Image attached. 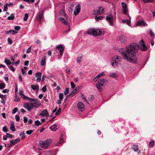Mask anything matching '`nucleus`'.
<instances>
[{
	"instance_id": "1",
	"label": "nucleus",
	"mask_w": 155,
	"mask_h": 155,
	"mask_svg": "<svg viewBox=\"0 0 155 155\" xmlns=\"http://www.w3.org/2000/svg\"><path fill=\"white\" fill-rule=\"evenodd\" d=\"M140 46L137 43H133L125 48H120L119 51L127 61L134 64H136L137 59L136 57L135 50L140 48L143 51L147 50V48L143 40L140 42Z\"/></svg>"
},
{
	"instance_id": "2",
	"label": "nucleus",
	"mask_w": 155,
	"mask_h": 155,
	"mask_svg": "<svg viewBox=\"0 0 155 155\" xmlns=\"http://www.w3.org/2000/svg\"><path fill=\"white\" fill-rule=\"evenodd\" d=\"M64 51V48L62 45H59L57 46L56 49V52L54 53V54L58 56V58L60 59L63 54Z\"/></svg>"
},
{
	"instance_id": "3",
	"label": "nucleus",
	"mask_w": 155,
	"mask_h": 155,
	"mask_svg": "<svg viewBox=\"0 0 155 155\" xmlns=\"http://www.w3.org/2000/svg\"><path fill=\"white\" fill-rule=\"evenodd\" d=\"M108 83V81L105 79L101 78L99 79L98 83L96 84V87L97 89L101 91L104 87L105 85Z\"/></svg>"
},
{
	"instance_id": "4",
	"label": "nucleus",
	"mask_w": 155,
	"mask_h": 155,
	"mask_svg": "<svg viewBox=\"0 0 155 155\" xmlns=\"http://www.w3.org/2000/svg\"><path fill=\"white\" fill-rule=\"evenodd\" d=\"M121 58L117 55L114 56L112 58L111 65L113 67H116L120 64Z\"/></svg>"
},
{
	"instance_id": "5",
	"label": "nucleus",
	"mask_w": 155,
	"mask_h": 155,
	"mask_svg": "<svg viewBox=\"0 0 155 155\" xmlns=\"http://www.w3.org/2000/svg\"><path fill=\"white\" fill-rule=\"evenodd\" d=\"M87 33L90 35L97 36L101 34L102 31L99 29H90L88 30Z\"/></svg>"
},
{
	"instance_id": "6",
	"label": "nucleus",
	"mask_w": 155,
	"mask_h": 155,
	"mask_svg": "<svg viewBox=\"0 0 155 155\" xmlns=\"http://www.w3.org/2000/svg\"><path fill=\"white\" fill-rule=\"evenodd\" d=\"M50 145V140H47L42 141L40 143L39 145L42 148L44 149L47 148Z\"/></svg>"
},
{
	"instance_id": "7",
	"label": "nucleus",
	"mask_w": 155,
	"mask_h": 155,
	"mask_svg": "<svg viewBox=\"0 0 155 155\" xmlns=\"http://www.w3.org/2000/svg\"><path fill=\"white\" fill-rule=\"evenodd\" d=\"M59 20L65 25H68V30L65 31V32L68 33L70 31V26L68 25V22L67 20L64 19L62 18H60Z\"/></svg>"
},
{
	"instance_id": "8",
	"label": "nucleus",
	"mask_w": 155,
	"mask_h": 155,
	"mask_svg": "<svg viewBox=\"0 0 155 155\" xmlns=\"http://www.w3.org/2000/svg\"><path fill=\"white\" fill-rule=\"evenodd\" d=\"M32 103L29 102L24 104V107L27 109L28 111H30L33 109V107Z\"/></svg>"
},
{
	"instance_id": "9",
	"label": "nucleus",
	"mask_w": 155,
	"mask_h": 155,
	"mask_svg": "<svg viewBox=\"0 0 155 155\" xmlns=\"http://www.w3.org/2000/svg\"><path fill=\"white\" fill-rule=\"evenodd\" d=\"M107 20L108 22L110 25H112L114 23V18L113 16L111 15H110L106 17Z\"/></svg>"
},
{
	"instance_id": "10",
	"label": "nucleus",
	"mask_w": 155,
	"mask_h": 155,
	"mask_svg": "<svg viewBox=\"0 0 155 155\" xmlns=\"http://www.w3.org/2000/svg\"><path fill=\"white\" fill-rule=\"evenodd\" d=\"M43 11H41L37 16V20L39 21H41L43 20Z\"/></svg>"
},
{
	"instance_id": "11",
	"label": "nucleus",
	"mask_w": 155,
	"mask_h": 155,
	"mask_svg": "<svg viewBox=\"0 0 155 155\" xmlns=\"http://www.w3.org/2000/svg\"><path fill=\"white\" fill-rule=\"evenodd\" d=\"M20 141V139L17 138L15 140H12L10 141V144L9 145V147H10L12 146L19 142Z\"/></svg>"
},
{
	"instance_id": "12",
	"label": "nucleus",
	"mask_w": 155,
	"mask_h": 155,
	"mask_svg": "<svg viewBox=\"0 0 155 155\" xmlns=\"http://www.w3.org/2000/svg\"><path fill=\"white\" fill-rule=\"evenodd\" d=\"M81 11V5H78L75 7L74 15H78Z\"/></svg>"
},
{
	"instance_id": "13",
	"label": "nucleus",
	"mask_w": 155,
	"mask_h": 155,
	"mask_svg": "<svg viewBox=\"0 0 155 155\" xmlns=\"http://www.w3.org/2000/svg\"><path fill=\"white\" fill-rule=\"evenodd\" d=\"M136 25L137 26H140L144 27L147 26V24L144 20H141L137 22Z\"/></svg>"
},
{
	"instance_id": "14",
	"label": "nucleus",
	"mask_w": 155,
	"mask_h": 155,
	"mask_svg": "<svg viewBox=\"0 0 155 155\" xmlns=\"http://www.w3.org/2000/svg\"><path fill=\"white\" fill-rule=\"evenodd\" d=\"M128 19H124L122 20V22L123 23H126L129 26H131V17L129 15L128 16Z\"/></svg>"
},
{
	"instance_id": "15",
	"label": "nucleus",
	"mask_w": 155,
	"mask_h": 155,
	"mask_svg": "<svg viewBox=\"0 0 155 155\" xmlns=\"http://www.w3.org/2000/svg\"><path fill=\"white\" fill-rule=\"evenodd\" d=\"M104 9L102 7H100L98 9L94 10V14H101L104 12Z\"/></svg>"
},
{
	"instance_id": "16",
	"label": "nucleus",
	"mask_w": 155,
	"mask_h": 155,
	"mask_svg": "<svg viewBox=\"0 0 155 155\" xmlns=\"http://www.w3.org/2000/svg\"><path fill=\"white\" fill-rule=\"evenodd\" d=\"M77 107L79 110L82 111L84 109V104L82 102H79L78 104Z\"/></svg>"
},
{
	"instance_id": "17",
	"label": "nucleus",
	"mask_w": 155,
	"mask_h": 155,
	"mask_svg": "<svg viewBox=\"0 0 155 155\" xmlns=\"http://www.w3.org/2000/svg\"><path fill=\"white\" fill-rule=\"evenodd\" d=\"M127 39V37L123 35H121L119 37V41L122 43L125 42Z\"/></svg>"
},
{
	"instance_id": "18",
	"label": "nucleus",
	"mask_w": 155,
	"mask_h": 155,
	"mask_svg": "<svg viewBox=\"0 0 155 155\" xmlns=\"http://www.w3.org/2000/svg\"><path fill=\"white\" fill-rule=\"evenodd\" d=\"M48 110L45 109L42 111V112L39 115L40 116H41V117H45L48 115Z\"/></svg>"
},
{
	"instance_id": "19",
	"label": "nucleus",
	"mask_w": 155,
	"mask_h": 155,
	"mask_svg": "<svg viewBox=\"0 0 155 155\" xmlns=\"http://www.w3.org/2000/svg\"><path fill=\"white\" fill-rule=\"evenodd\" d=\"M5 33L6 34H11L12 35H14L15 34H16L18 33V32L16 31H15L14 30H10L8 31H6L5 32Z\"/></svg>"
},
{
	"instance_id": "20",
	"label": "nucleus",
	"mask_w": 155,
	"mask_h": 155,
	"mask_svg": "<svg viewBox=\"0 0 155 155\" xmlns=\"http://www.w3.org/2000/svg\"><path fill=\"white\" fill-rule=\"evenodd\" d=\"M32 103L33 108L35 107L37 108L40 105L39 102L38 100H36L35 102Z\"/></svg>"
},
{
	"instance_id": "21",
	"label": "nucleus",
	"mask_w": 155,
	"mask_h": 155,
	"mask_svg": "<svg viewBox=\"0 0 155 155\" xmlns=\"http://www.w3.org/2000/svg\"><path fill=\"white\" fill-rule=\"evenodd\" d=\"M132 148L135 152H137L138 154L140 153V151L139 150V148L137 145H134Z\"/></svg>"
},
{
	"instance_id": "22",
	"label": "nucleus",
	"mask_w": 155,
	"mask_h": 155,
	"mask_svg": "<svg viewBox=\"0 0 155 155\" xmlns=\"http://www.w3.org/2000/svg\"><path fill=\"white\" fill-rule=\"evenodd\" d=\"M105 74L104 72H102L100 74H99L97 76L95 77L93 79V80L95 81H97L98 79L100 77L103 76Z\"/></svg>"
},
{
	"instance_id": "23",
	"label": "nucleus",
	"mask_w": 155,
	"mask_h": 155,
	"mask_svg": "<svg viewBox=\"0 0 155 155\" xmlns=\"http://www.w3.org/2000/svg\"><path fill=\"white\" fill-rule=\"evenodd\" d=\"M58 124H55L54 125L51 126L50 127V129L54 131H56L57 129V127Z\"/></svg>"
},
{
	"instance_id": "24",
	"label": "nucleus",
	"mask_w": 155,
	"mask_h": 155,
	"mask_svg": "<svg viewBox=\"0 0 155 155\" xmlns=\"http://www.w3.org/2000/svg\"><path fill=\"white\" fill-rule=\"evenodd\" d=\"M31 88L34 91L35 90H38L39 89V86L38 85H31Z\"/></svg>"
},
{
	"instance_id": "25",
	"label": "nucleus",
	"mask_w": 155,
	"mask_h": 155,
	"mask_svg": "<svg viewBox=\"0 0 155 155\" xmlns=\"http://www.w3.org/2000/svg\"><path fill=\"white\" fill-rule=\"evenodd\" d=\"M19 94L24 99H25L26 98H29L28 97L26 96L23 94V92L21 90L19 91Z\"/></svg>"
},
{
	"instance_id": "26",
	"label": "nucleus",
	"mask_w": 155,
	"mask_h": 155,
	"mask_svg": "<svg viewBox=\"0 0 155 155\" xmlns=\"http://www.w3.org/2000/svg\"><path fill=\"white\" fill-rule=\"evenodd\" d=\"M11 126L10 127V129L12 131H14L15 130V126L14 125V122L12 121L11 122Z\"/></svg>"
},
{
	"instance_id": "27",
	"label": "nucleus",
	"mask_w": 155,
	"mask_h": 155,
	"mask_svg": "<svg viewBox=\"0 0 155 155\" xmlns=\"http://www.w3.org/2000/svg\"><path fill=\"white\" fill-rule=\"evenodd\" d=\"M4 62L7 64V65H9L12 64V63L10 61V60L8 59L5 58L4 60Z\"/></svg>"
},
{
	"instance_id": "28",
	"label": "nucleus",
	"mask_w": 155,
	"mask_h": 155,
	"mask_svg": "<svg viewBox=\"0 0 155 155\" xmlns=\"http://www.w3.org/2000/svg\"><path fill=\"white\" fill-rule=\"evenodd\" d=\"M46 58L45 57L43 58L41 61V65L42 66H43L45 64H46Z\"/></svg>"
},
{
	"instance_id": "29",
	"label": "nucleus",
	"mask_w": 155,
	"mask_h": 155,
	"mask_svg": "<svg viewBox=\"0 0 155 155\" xmlns=\"http://www.w3.org/2000/svg\"><path fill=\"white\" fill-rule=\"evenodd\" d=\"M15 15L13 13L11 15L8 17L7 18V19L8 20H12L15 18Z\"/></svg>"
},
{
	"instance_id": "30",
	"label": "nucleus",
	"mask_w": 155,
	"mask_h": 155,
	"mask_svg": "<svg viewBox=\"0 0 155 155\" xmlns=\"http://www.w3.org/2000/svg\"><path fill=\"white\" fill-rule=\"evenodd\" d=\"M82 58V56L81 55H79L77 58V61L78 63H80L81 61Z\"/></svg>"
},
{
	"instance_id": "31",
	"label": "nucleus",
	"mask_w": 155,
	"mask_h": 155,
	"mask_svg": "<svg viewBox=\"0 0 155 155\" xmlns=\"http://www.w3.org/2000/svg\"><path fill=\"white\" fill-rule=\"evenodd\" d=\"M25 132L24 131H21L20 134V136L21 137V139H23L25 138Z\"/></svg>"
},
{
	"instance_id": "32",
	"label": "nucleus",
	"mask_w": 155,
	"mask_h": 155,
	"mask_svg": "<svg viewBox=\"0 0 155 155\" xmlns=\"http://www.w3.org/2000/svg\"><path fill=\"white\" fill-rule=\"evenodd\" d=\"M155 145V141L153 140H151V142L150 143L149 145L150 147H153Z\"/></svg>"
},
{
	"instance_id": "33",
	"label": "nucleus",
	"mask_w": 155,
	"mask_h": 155,
	"mask_svg": "<svg viewBox=\"0 0 155 155\" xmlns=\"http://www.w3.org/2000/svg\"><path fill=\"white\" fill-rule=\"evenodd\" d=\"M122 12L124 14L127 15V16L129 15L127 11V8H123Z\"/></svg>"
},
{
	"instance_id": "34",
	"label": "nucleus",
	"mask_w": 155,
	"mask_h": 155,
	"mask_svg": "<svg viewBox=\"0 0 155 155\" xmlns=\"http://www.w3.org/2000/svg\"><path fill=\"white\" fill-rule=\"evenodd\" d=\"M77 91V90L76 89H75L72 91V92L70 94L68 95V96H74V95L75 93L76 92V91Z\"/></svg>"
},
{
	"instance_id": "35",
	"label": "nucleus",
	"mask_w": 155,
	"mask_h": 155,
	"mask_svg": "<svg viewBox=\"0 0 155 155\" xmlns=\"http://www.w3.org/2000/svg\"><path fill=\"white\" fill-rule=\"evenodd\" d=\"M103 17L101 16L99 17H95V19L96 21H98L99 20H101L103 19Z\"/></svg>"
},
{
	"instance_id": "36",
	"label": "nucleus",
	"mask_w": 155,
	"mask_h": 155,
	"mask_svg": "<svg viewBox=\"0 0 155 155\" xmlns=\"http://www.w3.org/2000/svg\"><path fill=\"white\" fill-rule=\"evenodd\" d=\"M5 87V84L4 83L0 84V89H2Z\"/></svg>"
},
{
	"instance_id": "37",
	"label": "nucleus",
	"mask_w": 155,
	"mask_h": 155,
	"mask_svg": "<svg viewBox=\"0 0 155 155\" xmlns=\"http://www.w3.org/2000/svg\"><path fill=\"white\" fill-rule=\"evenodd\" d=\"M63 135H61L60 137V140L58 142V144H61L63 142Z\"/></svg>"
},
{
	"instance_id": "38",
	"label": "nucleus",
	"mask_w": 155,
	"mask_h": 155,
	"mask_svg": "<svg viewBox=\"0 0 155 155\" xmlns=\"http://www.w3.org/2000/svg\"><path fill=\"white\" fill-rule=\"evenodd\" d=\"M8 130L7 128V126H5L3 127V131L4 132H6L8 131Z\"/></svg>"
},
{
	"instance_id": "39",
	"label": "nucleus",
	"mask_w": 155,
	"mask_h": 155,
	"mask_svg": "<svg viewBox=\"0 0 155 155\" xmlns=\"http://www.w3.org/2000/svg\"><path fill=\"white\" fill-rule=\"evenodd\" d=\"M15 98L14 99V101L15 102H18L20 101V98L17 96V95H15Z\"/></svg>"
},
{
	"instance_id": "40",
	"label": "nucleus",
	"mask_w": 155,
	"mask_h": 155,
	"mask_svg": "<svg viewBox=\"0 0 155 155\" xmlns=\"http://www.w3.org/2000/svg\"><path fill=\"white\" fill-rule=\"evenodd\" d=\"M8 67L12 71L14 72L15 71V69L13 66H8Z\"/></svg>"
},
{
	"instance_id": "41",
	"label": "nucleus",
	"mask_w": 155,
	"mask_h": 155,
	"mask_svg": "<svg viewBox=\"0 0 155 155\" xmlns=\"http://www.w3.org/2000/svg\"><path fill=\"white\" fill-rule=\"evenodd\" d=\"M123 8H127V4L125 2H122L121 3Z\"/></svg>"
},
{
	"instance_id": "42",
	"label": "nucleus",
	"mask_w": 155,
	"mask_h": 155,
	"mask_svg": "<svg viewBox=\"0 0 155 155\" xmlns=\"http://www.w3.org/2000/svg\"><path fill=\"white\" fill-rule=\"evenodd\" d=\"M109 76L112 78H115L117 77V75L116 73H111L110 74Z\"/></svg>"
},
{
	"instance_id": "43",
	"label": "nucleus",
	"mask_w": 155,
	"mask_h": 155,
	"mask_svg": "<svg viewBox=\"0 0 155 155\" xmlns=\"http://www.w3.org/2000/svg\"><path fill=\"white\" fill-rule=\"evenodd\" d=\"M35 125L37 126H39V125H40L41 124V122L40 121H39L38 120H36L35 121Z\"/></svg>"
},
{
	"instance_id": "44",
	"label": "nucleus",
	"mask_w": 155,
	"mask_h": 155,
	"mask_svg": "<svg viewBox=\"0 0 155 155\" xmlns=\"http://www.w3.org/2000/svg\"><path fill=\"white\" fill-rule=\"evenodd\" d=\"M59 99L61 100L63 99L64 97V95L63 93H60L59 94Z\"/></svg>"
},
{
	"instance_id": "45",
	"label": "nucleus",
	"mask_w": 155,
	"mask_h": 155,
	"mask_svg": "<svg viewBox=\"0 0 155 155\" xmlns=\"http://www.w3.org/2000/svg\"><path fill=\"white\" fill-rule=\"evenodd\" d=\"M69 92V89L68 88H66L64 91V95H66Z\"/></svg>"
},
{
	"instance_id": "46",
	"label": "nucleus",
	"mask_w": 155,
	"mask_h": 155,
	"mask_svg": "<svg viewBox=\"0 0 155 155\" xmlns=\"http://www.w3.org/2000/svg\"><path fill=\"white\" fill-rule=\"evenodd\" d=\"M8 5L7 3L5 4L4 5V9L3 10L4 11H7L8 8L7 7Z\"/></svg>"
},
{
	"instance_id": "47",
	"label": "nucleus",
	"mask_w": 155,
	"mask_h": 155,
	"mask_svg": "<svg viewBox=\"0 0 155 155\" xmlns=\"http://www.w3.org/2000/svg\"><path fill=\"white\" fill-rule=\"evenodd\" d=\"M35 76L36 77H41V73L40 72H38L36 73Z\"/></svg>"
},
{
	"instance_id": "48",
	"label": "nucleus",
	"mask_w": 155,
	"mask_h": 155,
	"mask_svg": "<svg viewBox=\"0 0 155 155\" xmlns=\"http://www.w3.org/2000/svg\"><path fill=\"white\" fill-rule=\"evenodd\" d=\"M61 108H59L58 109V110L57 112H56L55 113V114L56 115H58L59 114H60V113H61Z\"/></svg>"
},
{
	"instance_id": "49",
	"label": "nucleus",
	"mask_w": 155,
	"mask_h": 155,
	"mask_svg": "<svg viewBox=\"0 0 155 155\" xmlns=\"http://www.w3.org/2000/svg\"><path fill=\"white\" fill-rule=\"evenodd\" d=\"M18 109L17 107H15L13 109L12 111V113L13 114H15L18 111Z\"/></svg>"
},
{
	"instance_id": "50",
	"label": "nucleus",
	"mask_w": 155,
	"mask_h": 155,
	"mask_svg": "<svg viewBox=\"0 0 155 155\" xmlns=\"http://www.w3.org/2000/svg\"><path fill=\"white\" fill-rule=\"evenodd\" d=\"M28 14L26 13L25 15V17L24 18V20L25 21H26L28 19Z\"/></svg>"
},
{
	"instance_id": "51",
	"label": "nucleus",
	"mask_w": 155,
	"mask_h": 155,
	"mask_svg": "<svg viewBox=\"0 0 155 155\" xmlns=\"http://www.w3.org/2000/svg\"><path fill=\"white\" fill-rule=\"evenodd\" d=\"M33 130H28L26 131V134L28 135H30L33 132Z\"/></svg>"
},
{
	"instance_id": "52",
	"label": "nucleus",
	"mask_w": 155,
	"mask_h": 155,
	"mask_svg": "<svg viewBox=\"0 0 155 155\" xmlns=\"http://www.w3.org/2000/svg\"><path fill=\"white\" fill-rule=\"evenodd\" d=\"M150 33L151 36L153 37L154 36L155 34L153 32L152 30L150 29Z\"/></svg>"
},
{
	"instance_id": "53",
	"label": "nucleus",
	"mask_w": 155,
	"mask_h": 155,
	"mask_svg": "<svg viewBox=\"0 0 155 155\" xmlns=\"http://www.w3.org/2000/svg\"><path fill=\"white\" fill-rule=\"evenodd\" d=\"M6 97V95H4L0 94V97L2 100H4Z\"/></svg>"
},
{
	"instance_id": "54",
	"label": "nucleus",
	"mask_w": 155,
	"mask_h": 155,
	"mask_svg": "<svg viewBox=\"0 0 155 155\" xmlns=\"http://www.w3.org/2000/svg\"><path fill=\"white\" fill-rule=\"evenodd\" d=\"M26 99H27V100H28L29 101H34L35 102L36 100H37L35 99H33L32 98H30L29 97V98H26Z\"/></svg>"
},
{
	"instance_id": "55",
	"label": "nucleus",
	"mask_w": 155,
	"mask_h": 155,
	"mask_svg": "<svg viewBox=\"0 0 155 155\" xmlns=\"http://www.w3.org/2000/svg\"><path fill=\"white\" fill-rule=\"evenodd\" d=\"M70 83L71 87L73 89L75 87V85L74 84V82L71 81V82Z\"/></svg>"
},
{
	"instance_id": "56",
	"label": "nucleus",
	"mask_w": 155,
	"mask_h": 155,
	"mask_svg": "<svg viewBox=\"0 0 155 155\" xmlns=\"http://www.w3.org/2000/svg\"><path fill=\"white\" fill-rule=\"evenodd\" d=\"M18 78L19 80L21 82H22V80L21 75V74H18Z\"/></svg>"
},
{
	"instance_id": "57",
	"label": "nucleus",
	"mask_w": 155,
	"mask_h": 155,
	"mask_svg": "<svg viewBox=\"0 0 155 155\" xmlns=\"http://www.w3.org/2000/svg\"><path fill=\"white\" fill-rule=\"evenodd\" d=\"M31 46H30L28 48V49L27 50L26 53H29L31 52Z\"/></svg>"
},
{
	"instance_id": "58",
	"label": "nucleus",
	"mask_w": 155,
	"mask_h": 155,
	"mask_svg": "<svg viewBox=\"0 0 155 155\" xmlns=\"http://www.w3.org/2000/svg\"><path fill=\"white\" fill-rule=\"evenodd\" d=\"M14 28L16 31H19L20 29V27L19 26H15V27Z\"/></svg>"
},
{
	"instance_id": "59",
	"label": "nucleus",
	"mask_w": 155,
	"mask_h": 155,
	"mask_svg": "<svg viewBox=\"0 0 155 155\" xmlns=\"http://www.w3.org/2000/svg\"><path fill=\"white\" fill-rule=\"evenodd\" d=\"M10 58L11 59L12 61V62H14L15 60V56H10Z\"/></svg>"
},
{
	"instance_id": "60",
	"label": "nucleus",
	"mask_w": 155,
	"mask_h": 155,
	"mask_svg": "<svg viewBox=\"0 0 155 155\" xmlns=\"http://www.w3.org/2000/svg\"><path fill=\"white\" fill-rule=\"evenodd\" d=\"M6 134L8 136V138H12L13 136L12 135L9 134V133H6Z\"/></svg>"
},
{
	"instance_id": "61",
	"label": "nucleus",
	"mask_w": 155,
	"mask_h": 155,
	"mask_svg": "<svg viewBox=\"0 0 155 155\" xmlns=\"http://www.w3.org/2000/svg\"><path fill=\"white\" fill-rule=\"evenodd\" d=\"M24 1L28 3H33L35 1V0H24Z\"/></svg>"
},
{
	"instance_id": "62",
	"label": "nucleus",
	"mask_w": 155,
	"mask_h": 155,
	"mask_svg": "<svg viewBox=\"0 0 155 155\" xmlns=\"http://www.w3.org/2000/svg\"><path fill=\"white\" fill-rule=\"evenodd\" d=\"M15 119L17 121H19L20 120V117L19 115H16L15 116Z\"/></svg>"
},
{
	"instance_id": "63",
	"label": "nucleus",
	"mask_w": 155,
	"mask_h": 155,
	"mask_svg": "<svg viewBox=\"0 0 155 155\" xmlns=\"http://www.w3.org/2000/svg\"><path fill=\"white\" fill-rule=\"evenodd\" d=\"M8 43L10 45H11L12 43V39L10 38H8Z\"/></svg>"
},
{
	"instance_id": "64",
	"label": "nucleus",
	"mask_w": 155,
	"mask_h": 155,
	"mask_svg": "<svg viewBox=\"0 0 155 155\" xmlns=\"http://www.w3.org/2000/svg\"><path fill=\"white\" fill-rule=\"evenodd\" d=\"M52 154L51 152L50 151L46 152L45 153V155H52Z\"/></svg>"
}]
</instances>
